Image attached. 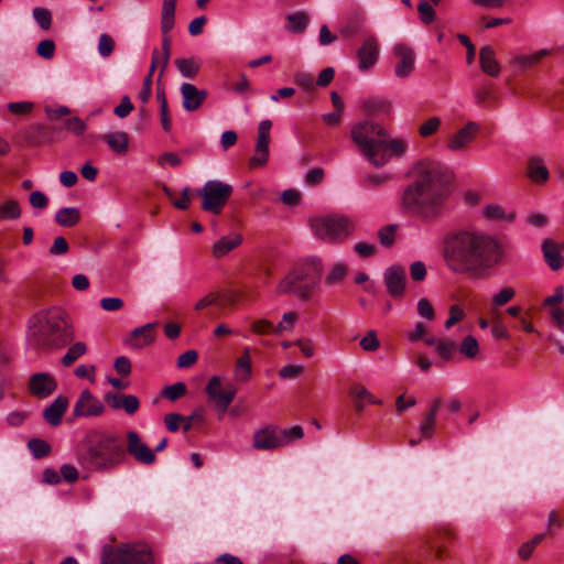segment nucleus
<instances>
[{
    "mask_svg": "<svg viewBox=\"0 0 564 564\" xmlns=\"http://www.w3.org/2000/svg\"><path fill=\"white\" fill-rule=\"evenodd\" d=\"M286 19L290 22L289 30L295 33L303 32L308 23V17L304 12L291 13Z\"/></svg>",
    "mask_w": 564,
    "mask_h": 564,
    "instance_id": "39",
    "label": "nucleus"
},
{
    "mask_svg": "<svg viewBox=\"0 0 564 564\" xmlns=\"http://www.w3.org/2000/svg\"><path fill=\"white\" fill-rule=\"evenodd\" d=\"M449 195L441 166L420 162L413 169V181L405 186L401 202L410 216L433 223L445 214Z\"/></svg>",
    "mask_w": 564,
    "mask_h": 564,
    "instance_id": "2",
    "label": "nucleus"
},
{
    "mask_svg": "<svg viewBox=\"0 0 564 564\" xmlns=\"http://www.w3.org/2000/svg\"><path fill=\"white\" fill-rule=\"evenodd\" d=\"M350 135L361 154L376 167L386 165L392 156H403L408 148L405 140L391 139L383 127L370 120L354 124Z\"/></svg>",
    "mask_w": 564,
    "mask_h": 564,
    "instance_id": "4",
    "label": "nucleus"
},
{
    "mask_svg": "<svg viewBox=\"0 0 564 564\" xmlns=\"http://www.w3.org/2000/svg\"><path fill=\"white\" fill-rule=\"evenodd\" d=\"M186 393V384L184 382H176L174 384L165 387L161 395L167 398L171 401H176L184 397Z\"/></svg>",
    "mask_w": 564,
    "mask_h": 564,
    "instance_id": "42",
    "label": "nucleus"
},
{
    "mask_svg": "<svg viewBox=\"0 0 564 564\" xmlns=\"http://www.w3.org/2000/svg\"><path fill=\"white\" fill-rule=\"evenodd\" d=\"M441 126L438 117H432L420 127V134L424 138L432 135Z\"/></svg>",
    "mask_w": 564,
    "mask_h": 564,
    "instance_id": "61",
    "label": "nucleus"
},
{
    "mask_svg": "<svg viewBox=\"0 0 564 564\" xmlns=\"http://www.w3.org/2000/svg\"><path fill=\"white\" fill-rule=\"evenodd\" d=\"M392 55L395 59L394 75L398 78H408L415 68V52L404 43H397L392 48Z\"/></svg>",
    "mask_w": 564,
    "mask_h": 564,
    "instance_id": "12",
    "label": "nucleus"
},
{
    "mask_svg": "<svg viewBox=\"0 0 564 564\" xmlns=\"http://www.w3.org/2000/svg\"><path fill=\"white\" fill-rule=\"evenodd\" d=\"M158 325V323H149L143 326L137 327L132 330L131 336L133 338L142 337L141 343H137L135 346L142 347L149 345L153 341L154 336L152 334V329Z\"/></svg>",
    "mask_w": 564,
    "mask_h": 564,
    "instance_id": "36",
    "label": "nucleus"
},
{
    "mask_svg": "<svg viewBox=\"0 0 564 564\" xmlns=\"http://www.w3.org/2000/svg\"><path fill=\"white\" fill-rule=\"evenodd\" d=\"M271 127H272V122L269 119H264L259 123L258 137H257L256 147H254L256 152L269 153Z\"/></svg>",
    "mask_w": 564,
    "mask_h": 564,
    "instance_id": "31",
    "label": "nucleus"
},
{
    "mask_svg": "<svg viewBox=\"0 0 564 564\" xmlns=\"http://www.w3.org/2000/svg\"><path fill=\"white\" fill-rule=\"evenodd\" d=\"M562 246L551 239L542 242V251L546 264L552 270H558L564 265V257L562 256Z\"/></svg>",
    "mask_w": 564,
    "mask_h": 564,
    "instance_id": "21",
    "label": "nucleus"
},
{
    "mask_svg": "<svg viewBox=\"0 0 564 564\" xmlns=\"http://www.w3.org/2000/svg\"><path fill=\"white\" fill-rule=\"evenodd\" d=\"M286 445L284 429L274 424L267 425L253 433L252 446L259 451H272Z\"/></svg>",
    "mask_w": 564,
    "mask_h": 564,
    "instance_id": "11",
    "label": "nucleus"
},
{
    "mask_svg": "<svg viewBox=\"0 0 564 564\" xmlns=\"http://www.w3.org/2000/svg\"><path fill=\"white\" fill-rule=\"evenodd\" d=\"M514 296L516 291L513 288L503 286L491 297V306L494 308L501 307L509 303Z\"/></svg>",
    "mask_w": 564,
    "mask_h": 564,
    "instance_id": "37",
    "label": "nucleus"
},
{
    "mask_svg": "<svg viewBox=\"0 0 564 564\" xmlns=\"http://www.w3.org/2000/svg\"><path fill=\"white\" fill-rule=\"evenodd\" d=\"M528 176L536 184L544 183L549 178V171L540 158H532L528 163Z\"/></svg>",
    "mask_w": 564,
    "mask_h": 564,
    "instance_id": "27",
    "label": "nucleus"
},
{
    "mask_svg": "<svg viewBox=\"0 0 564 564\" xmlns=\"http://www.w3.org/2000/svg\"><path fill=\"white\" fill-rule=\"evenodd\" d=\"M232 194V186L218 180L207 181L197 189V195L203 198L202 209L218 215Z\"/></svg>",
    "mask_w": 564,
    "mask_h": 564,
    "instance_id": "9",
    "label": "nucleus"
},
{
    "mask_svg": "<svg viewBox=\"0 0 564 564\" xmlns=\"http://www.w3.org/2000/svg\"><path fill=\"white\" fill-rule=\"evenodd\" d=\"M156 100L160 105V120L162 128L165 132H169L171 131L172 128L169 104L165 95V89L160 84L156 87Z\"/></svg>",
    "mask_w": 564,
    "mask_h": 564,
    "instance_id": "29",
    "label": "nucleus"
},
{
    "mask_svg": "<svg viewBox=\"0 0 564 564\" xmlns=\"http://www.w3.org/2000/svg\"><path fill=\"white\" fill-rule=\"evenodd\" d=\"M360 347L365 351H376L380 347V341L375 330H369L360 340Z\"/></svg>",
    "mask_w": 564,
    "mask_h": 564,
    "instance_id": "50",
    "label": "nucleus"
},
{
    "mask_svg": "<svg viewBox=\"0 0 564 564\" xmlns=\"http://www.w3.org/2000/svg\"><path fill=\"white\" fill-rule=\"evenodd\" d=\"M205 392L208 397V401L213 404L214 409L219 413L221 417L228 410L229 405L234 401L237 389L230 382L223 384L220 377H213L209 379Z\"/></svg>",
    "mask_w": 564,
    "mask_h": 564,
    "instance_id": "10",
    "label": "nucleus"
},
{
    "mask_svg": "<svg viewBox=\"0 0 564 564\" xmlns=\"http://www.w3.org/2000/svg\"><path fill=\"white\" fill-rule=\"evenodd\" d=\"M36 53L45 59H51L55 53V43L52 40L41 41L37 44Z\"/></svg>",
    "mask_w": 564,
    "mask_h": 564,
    "instance_id": "57",
    "label": "nucleus"
},
{
    "mask_svg": "<svg viewBox=\"0 0 564 564\" xmlns=\"http://www.w3.org/2000/svg\"><path fill=\"white\" fill-rule=\"evenodd\" d=\"M479 130L478 123L470 121L464 128L458 130L448 141V148L453 151H459L467 147Z\"/></svg>",
    "mask_w": 564,
    "mask_h": 564,
    "instance_id": "19",
    "label": "nucleus"
},
{
    "mask_svg": "<svg viewBox=\"0 0 564 564\" xmlns=\"http://www.w3.org/2000/svg\"><path fill=\"white\" fill-rule=\"evenodd\" d=\"M417 11H419L420 19L424 24H430L434 21L435 11H434L432 4H430L427 1L422 0L417 4Z\"/></svg>",
    "mask_w": 564,
    "mask_h": 564,
    "instance_id": "48",
    "label": "nucleus"
},
{
    "mask_svg": "<svg viewBox=\"0 0 564 564\" xmlns=\"http://www.w3.org/2000/svg\"><path fill=\"white\" fill-rule=\"evenodd\" d=\"M322 272V260L311 258L280 281L276 293H293L301 300H310L318 288Z\"/></svg>",
    "mask_w": 564,
    "mask_h": 564,
    "instance_id": "6",
    "label": "nucleus"
},
{
    "mask_svg": "<svg viewBox=\"0 0 564 564\" xmlns=\"http://www.w3.org/2000/svg\"><path fill=\"white\" fill-rule=\"evenodd\" d=\"M242 243L240 234L231 232L218 239L212 247L214 258H223Z\"/></svg>",
    "mask_w": 564,
    "mask_h": 564,
    "instance_id": "22",
    "label": "nucleus"
},
{
    "mask_svg": "<svg viewBox=\"0 0 564 564\" xmlns=\"http://www.w3.org/2000/svg\"><path fill=\"white\" fill-rule=\"evenodd\" d=\"M299 319V315L295 312H286L283 314L282 319L274 327V334L280 335L284 332H290L293 329L294 325Z\"/></svg>",
    "mask_w": 564,
    "mask_h": 564,
    "instance_id": "40",
    "label": "nucleus"
},
{
    "mask_svg": "<svg viewBox=\"0 0 564 564\" xmlns=\"http://www.w3.org/2000/svg\"><path fill=\"white\" fill-rule=\"evenodd\" d=\"M410 274L413 281L421 282L426 278V267L422 261H415L410 265Z\"/></svg>",
    "mask_w": 564,
    "mask_h": 564,
    "instance_id": "64",
    "label": "nucleus"
},
{
    "mask_svg": "<svg viewBox=\"0 0 564 564\" xmlns=\"http://www.w3.org/2000/svg\"><path fill=\"white\" fill-rule=\"evenodd\" d=\"M113 39L107 33H101L98 41V53L100 56L108 57L113 52Z\"/></svg>",
    "mask_w": 564,
    "mask_h": 564,
    "instance_id": "46",
    "label": "nucleus"
},
{
    "mask_svg": "<svg viewBox=\"0 0 564 564\" xmlns=\"http://www.w3.org/2000/svg\"><path fill=\"white\" fill-rule=\"evenodd\" d=\"M33 18L43 30L50 29L52 23V15L47 9L41 7L34 8Z\"/></svg>",
    "mask_w": 564,
    "mask_h": 564,
    "instance_id": "45",
    "label": "nucleus"
},
{
    "mask_svg": "<svg viewBox=\"0 0 564 564\" xmlns=\"http://www.w3.org/2000/svg\"><path fill=\"white\" fill-rule=\"evenodd\" d=\"M480 67L484 73L496 77L500 73V65L495 57V51L491 46L486 45L480 48L479 53Z\"/></svg>",
    "mask_w": 564,
    "mask_h": 564,
    "instance_id": "26",
    "label": "nucleus"
},
{
    "mask_svg": "<svg viewBox=\"0 0 564 564\" xmlns=\"http://www.w3.org/2000/svg\"><path fill=\"white\" fill-rule=\"evenodd\" d=\"M21 217V207L18 200L7 199L0 205L1 220H15Z\"/></svg>",
    "mask_w": 564,
    "mask_h": 564,
    "instance_id": "33",
    "label": "nucleus"
},
{
    "mask_svg": "<svg viewBox=\"0 0 564 564\" xmlns=\"http://www.w3.org/2000/svg\"><path fill=\"white\" fill-rule=\"evenodd\" d=\"M459 351L466 358H475L479 352L477 338L471 335L466 336L459 345Z\"/></svg>",
    "mask_w": 564,
    "mask_h": 564,
    "instance_id": "38",
    "label": "nucleus"
},
{
    "mask_svg": "<svg viewBox=\"0 0 564 564\" xmlns=\"http://www.w3.org/2000/svg\"><path fill=\"white\" fill-rule=\"evenodd\" d=\"M551 53L547 48H542L530 55H518L512 58L511 64L520 69L524 70L525 68L538 64L543 57L547 56Z\"/></svg>",
    "mask_w": 564,
    "mask_h": 564,
    "instance_id": "30",
    "label": "nucleus"
},
{
    "mask_svg": "<svg viewBox=\"0 0 564 564\" xmlns=\"http://www.w3.org/2000/svg\"><path fill=\"white\" fill-rule=\"evenodd\" d=\"M164 423L170 432H177L183 426V415L178 413H169L164 417Z\"/></svg>",
    "mask_w": 564,
    "mask_h": 564,
    "instance_id": "60",
    "label": "nucleus"
},
{
    "mask_svg": "<svg viewBox=\"0 0 564 564\" xmlns=\"http://www.w3.org/2000/svg\"><path fill=\"white\" fill-rule=\"evenodd\" d=\"M77 463L88 471H111L126 459V451L119 436L91 430L79 443Z\"/></svg>",
    "mask_w": 564,
    "mask_h": 564,
    "instance_id": "3",
    "label": "nucleus"
},
{
    "mask_svg": "<svg viewBox=\"0 0 564 564\" xmlns=\"http://www.w3.org/2000/svg\"><path fill=\"white\" fill-rule=\"evenodd\" d=\"M442 257L449 272L476 279L490 275L508 260L509 254L496 237L458 229L443 237Z\"/></svg>",
    "mask_w": 564,
    "mask_h": 564,
    "instance_id": "1",
    "label": "nucleus"
},
{
    "mask_svg": "<svg viewBox=\"0 0 564 564\" xmlns=\"http://www.w3.org/2000/svg\"><path fill=\"white\" fill-rule=\"evenodd\" d=\"M379 54L380 46L377 37L373 34L368 35L356 52L358 69L361 72L371 69L377 64Z\"/></svg>",
    "mask_w": 564,
    "mask_h": 564,
    "instance_id": "16",
    "label": "nucleus"
},
{
    "mask_svg": "<svg viewBox=\"0 0 564 564\" xmlns=\"http://www.w3.org/2000/svg\"><path fill=\"white\" fill-rule=\"evenodd\" d=\"M178 72L184 77L193 78L199 72V64L195 58H178L175 61Z\"/></svg>",
    "mask_w": 564,
    "mask_h": 564,
    "instance_id": "35",
    "label": "nucleus"
},
{
    "mask_svg": "<svg viewBox=\"0 0 564 564\" xmlns=\"http://www.w3.org/2000/svg\"><path fill=\"white\" fill-rule=\"evenodd\" d=\"M456 349V344L452 340L442 339L438 340L436 351L440 357L445 360H449L453 356V352Z\"/></svg>",
    "mask_w": 564,
    "mask_h": 564,
    "instance_id": "52",
    "label": "nucleus"
},
{
    "mask_svg": "<svg viewBox=\"0 0 564 564\" xmlns=\"http://www.w3.org/2000/svg\"><path fill=\"white\" fill-rule=\"evenodd\" d=\"M175 9L162 8L161 29L163 34H167L174 26Z\"/></svg>",
    "mask_w": 564,
    "mask_h": 564,
    "instance_id": "55",
    "label": "nucleus"
},
{
    "mask_svg": "<svg viewBox=\"0 0 564 564\" xmlns=\"http://www.w3.org/2000/svg\"><path fill=\"white\" fill-rule=\"evenodd\" d=\"M65 127L76 135H83L87 129V124L79 117L67 119Z\"/></svg>",
    "mask_w": 564,
    "mask_h": 564,
    "instance_id": "59",
    "label": "nucleus"
},
{
    "mask_svg": "<svg viewBox=\"0 0 564 564\" xmlns=\"http://www.w3.org/2000/svg\"><path fill=\"white\" fill-rule=\"evenodd\" d=\"M163 53L160 52L159 50H154L152 52V58H151V65H150V70H149V74H151V76H153V73L155 70L156 67H161V73L159 75V84H161V80H162V77H163V73L169 64V61H165L163 62Z\"/></svg>",
    "mask_w": 564,
    "mask_h": 564,
    "instance_id": "44",
    "label": "nucleus"
},
{
    "mask_svg": "<svg viewBox=\"0 0 564 564\" xmlns=\"http://www.w3.org/2000/svg\"><path fill=\"white\" fill-rule=\"evenodd\" d=\"M182 106L186 111H195L200 108L207 98V91L198 89L195 85L183 83L180 88Z\"/></svg>",
    "mask_w": 564,
    "mask_h": 564,
    "instance_id": "18",
    "label": "nucleus"
},
{
    "mask_svg": "<svg viewBox=\"0 0 564 564\" xmlns=\"http://www.w3.org/2000/svg\"><path fill=\"white\" fill-rule=\"evenodd\" d=\"M250 329L252 333L257 335H267L270 333H274L273 324L265 318H260L250 324Z\"/></svg>",
    "mask_w": 564,
    "mask_h": 564,
    "instance_id": "49",
    "label": "nucleus"
},
{
    "mask_svg": "<svg viewBox=\"0 0 564 564\" xmlns=\"http://www.w3.org/2000/svg\"><path fill=\"white\" fill-rule=\"evenodd\" d=\"M127 448L126 453L131 455L135 462L143 465H152L155 463L156 457L154 451L144 443L135 431H128L127 434Z\"/></svg>",
    "mask_w": 564,
    "mask_h": 564,
    "instance_id": "14",
    "label": "nucleus"
},
{
    "mask_svg": "<svg viewBox=\"0 0 564 564\" xmlns=\"http://www.w3.org/2000/svg\"><path fill=\"white\" fill-rule=\"evenodd\" d=\"M347 273V267L344 263H337L333 267L332 271L326 278V283L335 285L344 280Z\"/></svg>",
    "mask_w": 564,
    "mask_h": 564,
    "instance_id": "47",
    "label": "nucleus"
},
{
    "mask_svg": "<svg viewBox=\"0 0 564 564\" xmlns=\"http://www.w3.org/2000/svg\"><path fill=\"white\" fill-rule=\"evenodd\" d=\"M314 235L328 242H339L349 237L354 230L352 223L346 216L330 215L311 219Z\"/></svg>",
    "mask_w": 564,
    "mask_h": 564,
    "instance_id": "8",
    "label": "nucleus"
},
{
    "mask_svg": "<svg viewBox=\"0 0 564 564\" xmlns=\"http://www.w3.org/2000/svg\"><path fill=\"white\" fill-rule=\"evenodd\" d=\"M349 394L352 398L355 411L357 413L364 411L367 404H382V401L376 398L365 386L354 384Z\"/></svg>",
    "mask_w": 564,
    "mask_h": 564,
    "instance_id": "20",
    "label": "nucleus"
},
{
    "mask_svg": "<svg viewBox=\"0 0 564 564\" xmlns=\"http://www.w3.org/2000/svg\"><path fill=\"white\" fill-rule=\"evenodd\" d=\"M28 446L35 458H42L46 456L51 451L50 444L41 438L30 440Z\"/></svg>",
    "mask_w": 564,
    "mask_h": 564,
    "instance_id": "41",
    "label": "nucleus"
},
{
    "mask_svg": "<svg viewBox=\"0 0 564 564\" xmlns=\"http://www.w3.org/2000/svg\"><path fill=\"white\" fill-rule=\"evenodd\" d=\"M28 340L40 350L61 349L75 337L72 321L58 308L43 310L28 321Z\"/></svg>",
    "mask_w": 564,
    "mask_h": 564,
    "instance_id": "5",
    "label": "nucleus"
},
{
    "mask_svg": "<svg viewBox=\"0 0 564 564\" xmlns=\"http://www.w3.org/2000/svg\"><path fill=\"white\" fill-rule=\"evenodd\" d=\"M205 420L204 413L202 410L194 411L188 416H183V426L182 430L184 433H187L196 423H203Z\"/></svg>",
    "mask_w": 564,
    "mask_h": 564,
    "instance_id": "56",
    "label": "nucleus"
},
{
    "mask_svg": "<svg viewBox=\"0 0 564 564\" xmlns=\"http://www.w3.org/2000/svg\"><path fill=\"white\" fill-rule=\"evenodd\" d=\"M361 109L367 116H389L391 104L381 97H369L362 100Z\"/></svg>",
    "mask_w": 564,
    "mask_h": 564,
    "instance_id": "23",
    "label": "nucleus"
},
{
    "mask_svg": "<svg viewBox=\"0 0 564 564\" xmlns=\"http://www.w3.org/2000/svg\"><path fill=\"white\" fill-rule=\"evenodd\" d=\"M102 140L108 144L113 153L118 155H126L128 153L129 135L127 132H108L102 135Z\"/></svg>",
    "mask_w": 564,
    "mask_h": 564,
    "instance_id": "25",
    "label": "nucleus"
},
{
    "mask_svg": "<svg viewBox=\"0 0 564 564\" xmlns=\"http://www.w3.org/2000/svg\"><path fill=\"white\" fill-rule=\"evenodd\" d=\"M87 352V346L84 341H77L73 344L66 351V354L62 358V364L65 367L73 365L76 360H78L82 356Z\"/></svg>",
    "mask_w": 564,
    "mask_h": 564,
    "instance_id": "34",
    "label": "nucleus"
},
{
    "mask_svg": "<svg viewBox=\"0 0 564 564\" xmlns=\"http://www.w3.org/2000/svg\"><path fill=\"white\" fill-rule=\"evenodd\" d=\"M384 285L388 294L400 300L406 292V271L402 265L393 264L383 273Z\"/></svg>",
    "mask_w": 564,
    "mask_h": 564,
    "instance_id": "13",
    "label": "nucleus"
},
{
    "mask_svg": "<svg viewBox=\"0 0 564 564\" xmlns=\"http://www.w3.org/2000/svg\"><path fill=\"white\" fill-rule=\"evenodd\" d=\"M74 373L77 378L88 379L95 382L96 367L94 365H79L75 368Z\"/></svg>",
    "mask_w": 564,
    "mask_h": 564,
    "instance_id": "58",
    "label": "nucleus"
},
{
    "mask_svg": "<svg viewBox=\"0 0 564 564\" xmlns=\"http://www.w3.org/2000/svg\"><path fill=\"white\" fill-rule=\"evenodd\" d=\"M365 17L362 14H355L350 21L343 26L341 34L346 36H352L360 32V29L364 24Z\"/></svg>",
    "mask_w": 564,
    "mask_h": 564,
    "instance_id": "43",
    "label": "nucleus"
},
{
    "mask_svg": "<svg viewBox=\"0 0 564 564\" xmlns=\"http://www.w3.org/2000/svg\"><path fill=\"white\" fill-rule=\"evenodd\" d=\"M436 425V419L433 417V413H426L424 422L420 425V432L424 437H432Z\"/></svg>",
    "mask_w": 564,
    "mask_h": 564,
    "instance_id": "62",
    "label": "nucleus"
},
{
    "mask_svg": "<svg viewBox=\"0 0 564 564\" xmlns=\"http://www.w3.org/2000/svg\"><path fill=\"white\" fill-rule=\"evenodd\" d=\"M104 412L105 405L88 389H85L80 392L73 408V415L75 417L99 416Z\"/></svg>",
    "mask_w": 564,
    "mask_h": 564,
    "instance_id": "15",
    "label": "nucleus"
},
{
    "mask_svg": "<svg viewBox=\"0 0 564 564\" xmlns=\"http://www.w3.org/2000/svg\"><path fill=\"white\" fill-rule=\"evenodd\" d=\"M121 405L127 414L133 415L140 408V401L134 394H124Z\"/></svg>",
    "mask_w": 564,
    "mask_h": 564,
    "instance_id": "54",
    "label": "nucleus"
},
{
    "mask_svg": "<svg viewBox=\"0 0 564 564\" xmlns=\"http://www.w3.org/2000/svg\"><path fill=\"white\" fill-rule=\"evenodd\" d=\"M236 379L242 382L249 380L251 376L250 348L245 347L242 356L238 359L236 370Z\"/></svg>",
    "mask_w": 564,
    "mask_h": 564,
    "instance_id": "32",
    "label": "nucleus"
},
{
    "mask_svg": "<svg viewBox=\"0 0 564 564\" xmlns=\"http://www.w3.org/2000/svg\"><path fill=\"white\" fill-rule=\"evenodd\" d=\"M100 564H154L151 549L142 543L105 547Z\"/></svg>",
    "mask_w": 564,
    "mask_h": 564,
    "instance_id": "7",
    "label": "nucleus"
},
{
    "mask_svg": "<svg viewBox=\"0 0 564 564\" xmlns=\"http://www.w3.org/2000/svg\"><path fill=\"white\" fill-rule=\"evenodd\" d=\"M417 313L421 317L427 321H433L435 318V311L431 302L425 297L417 301Z\"/></svg>",
    "mask_w": 564,
    "mask_h": 564,
    "instance_id": "53",
    "label": "nucleus"
},
{
    "mask_svg": "<svg viewBox=\"0 0 564 564\" xmlns=\"http://www.w3.org/2000/svg\"><path fill=\"white\" fill-rule=\"evenodd\" d=\"M54 219L62 227H74L80 220V210L77 207H64L56 212Z\"/></svg>",
    "mask_w": 564,
    "mask_h": 564,
    "instance_id": "28",
    "label": "nucleus"
},
{
    "mask_svg": "<svg viewBox=\"0 0 564 564\" xmlns=\"http://www.w3.org/2000/svg\"><path fill=\"white\" fill-rule=\"evenodd\" d=\"M56 386L54 377L45 372L34 373L29 380L31 394L40 399L51 395L55 391Z\"/></svg>",
    "mask_w": 564,
    "mask_h": 564,
    "instance_id": "17",
    "label": "nucleus"
},
{
    "mask_svg": "<svg viewBox=\"0 0 564 564\" xmlns=\"http://www.w3.org/2000/svg\"><path fill=\"white\" fill-rule=\"evenodd\" d=\"M485 216L491 220H502L507 219L511 221L513 219V215L510 214L508 217L506 216L503 209L498 205H488L484 210Z\"/></svg>",
    "mask_w": 564,
    "mask_h": 564,
    "instance_id": "51",
    "label": "nucleus"
},
{
    "mask_svg": "<svg viewBox=\"0 0 564 564\" xmlns=\"http://www.w3.org/2000/svg\"><path fill=\"white\" fill-rule=\"evenodd\" d=\"M30 204L33 208L44 209L48 205L47 196L41 191H34L29 197Z\"/></svg>",
    "mask_w": 564,
    "mask_h": 564,
    "instance_id": "63",
    "label": "nucleus"
},
{
    "mask_svg": "<svg viewBox=\"0 0 564 564\" xmlns=\"http://www.w3.org/2000/svg\"><path fill=\"white\" fill-rule=\"evenodd\" d=\"M68 400L65 397L58 395L50 406H47L44 412L43 416L45 421L51 424L52 426H57L62 417L67 409Z\"/></svg>",
    "mask_w": 564,
    "mask_h": 564,
    "instance_id": "24",
    "label": "nucleus"
}]
</instances>
